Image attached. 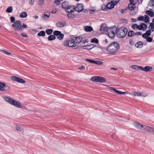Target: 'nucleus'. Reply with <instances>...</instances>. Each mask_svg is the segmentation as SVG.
<instances>
[{"label":"nucleus","mask_w":154,"mask_h":154,"mask_svg":"<svg viewBox=\"0 0 154 154\" xmlns=\"http://www.w3.org/2000/svg\"><path fill=\"white\" fill-rule=\"evenodd\" d=\"M45 32L44 31H41L38 34V36H45Z\"/></svg>","instance_id":"2f4dec72"},{"label":"nucleus","mask_w":154,"mask_h":154,"mask_svg":"<svg viewBox=\"0 0 154 154\" xmlns=\"http://www.w3.org/2000/svg\"><path fill=\"white\" fill-rule=\"evenodd\" d=\"M35 0H29V3L31 5H34Z\"/></svg>","instance_id":"13d9d810"},{"label":"nucleus","mask_w":154,"mask_h":154,"mask_svg":"<svg viewBox=\"0 0 154 154\" xmlns=\"http://www.w3.org/2000/svg\"><path fill=\"white\" fill-rule=\"evenodd\" d=\"M139 69H141L142 70H143V71H145V67H143L141 66H139Z\"/></svg>","instance_id":"338daca9"},{"label":"nucleus","mask_w":154,"mask_h":154,"mask_svg":"<svg viewBox=\"0 0 154 154\" xmlns=\"http://www.w3.org/2000/svg\"><path fill=\"white\" fill-rule=\"evenodd\" d=\"M146 40L148 42H150L152 41V39L151 37H148L146 38Z\"/></svg>","instance_id":"603ef678"},{"label":"nucleus","mask_w":154,"mask_h":154,"mask_svg":"<svg viewBox=\"0 0 154 154\" xmlns=\"http://www.w3.org/2000/svg\"><path fill=\"white\" fill-rule=\"evenodd\" d=\"M138 25L136 24H134L132 25L131 27L134 30H136L137 29Z\"/></svg>","instance_id":"c03bdc74"},{"label":"nucleus","mask_w":154,"mask_h":154,"mask_svg":"<svg viewBox=\"0 0 154 154\" xmlns=\"http://www.w3.org/2000/svg\"><path fill=\"white\" fill-rule=\"evenodd\" d=\"M91 42L93 43L97 44L98 43L99 41L97 39L94 38L91 39Z\"/></svg>","instance_id":"e433bc0d"},{"label":"nucleus","mask_w":154,"mask_h":154,"mask_svg":"<svg viewBox=\"0 0 154 154\" xmlns=\"http://www.w3.org/2000/svg\"><path fill=\"white\" fill-rule=\"evenodd\" d=\"M11 23H14L15 21V18L14 17H11Z\"/></svg>","instance_id":"bf43d9fd"},{"label":"nucleus","mask_w":154,"mask_h":154,"mask_svg":"<svg viewBox=\"0 0 154 154\" xmlns=\"http://www.w3.org/2000/svg\"><path fill=\"white\" fill-rule=\"evenodd\" d=\"M139 66H138L133 65H132L131 66V69H139Z\"/></svg>","instance_id":"37998d69"},{"label":"nucleus","mask_w":154,"mask_h":154,"mask_svg":"<svg viewBox=\"0 0 154 154\" xmlns=\"http://www.w3.org/2000/svg\"><path fill=\"white\" fill-rule=\"evenodd\" d=\"M68 2L67 1H65L63 2L62 4V7L64 8H66L69 5H68Z\"/></svg>","instance_id":"c85d7f7f"},{"label":"nucleus","mask_w":154,"mask_h":154,"mask_svg":"<svg viewBox=\"0 0 154 154\" xmlns=\"http://www.w3.org/2000/svg\"><path fill=\"white\" fill-rule=\"evenodd\" d=\"M149 17L147 15H145V20L144 22L145 23H147L149 22Z\"/></svg>","instance_id":"72a5a7b5"},{"label":"nucleus","mask_w":154,"mask_h":154,"mask_svg":"<svg viewBox=\"0 0 154 154\" xmlns=\"http://www.w3.org/2000/svg\"><path fill=\"white\" fill-rule=\"evenodd\" d=\"M74 8H75V6L74 5H68L66 9V11L68 13H73L74 11Z\"/></svg>","instance_id":"f8f14e48"},{"label":"nucleus","mask_w":154,"mask_h":154,"mask_svg":"<svg viewBox=\"0 0 154 154\" xmlns=\"http://www.w3.org/2000/svg\"><path fill=\"white\" fill-rule=\"evenodd\" d=\"M143 129L147 132H152L154 131V129L153 128H151L149 126L144 125L143 127Z\"/></svg>","instance_id":"2eb2a0df"},{"label":"nucleus","mask_w":154,"mask_h":154,"mask_svg":"<svg viewBox=\"0 0 154 154\" xmlns=\"http://www.w3.org/2000/svg\"><path fill=\"white\" fill-rule=\"evenodd\" d=\"M10 89L9 87L3 82H0V91L5 92Z\"/></svg>","instance_id":"423d86ee"},{"label":"nucleus","mask_w":154,"mask_h":154,"mask_svg":"<svg viewBox=\"0 0 154 154\" xmlns=\"http://www.w3.org/2000/svg\"><path fill=\"white\" fill-rule=\"evenodd\" d=\"M66 25V22H58L56 23V26L58 27H63Z\"/></svg>","instance_id":"6ab92c4d"},{"label":"nucleus","mask_w":154,"mask_h":154,"mask_svg":"<svg viewBox=\"0 0 154 154\" xmlns=\"http://www.w3.org/2000/svg\"><path fill=\"white\" fill-rule=\"evenodd\" d=\"M61 32L60 31L55 30L53 34L55 36H56L57 37L61 33Z\"/></svg>","instance_id":"f704fd0d"},{"label":"nucleus","mask_w":154,"mask_h":154,"mask_svg":"<svg viewBox=\"0 0 154 154\" xmlns=\"http://www.w3.org/2000/svg\"><path fill=\"white\" fill-rule=\"evenodd\" d=\"M108 29L107 26L106 24H103L101 26L100 29V31H107Z\"/></svg>","instance_id":"a211bd4d"},{"label":"nucleus","mask_w":154,"mask_h":154,"mask_svg":"<svg viewBox=\"0 0 154 154\" xmlns=\"http://www.w3.org/2000/svg\"><path fill=\"white\" fill-rule=\"evenodd\" d=\"M143 43L141 41H139L134 44L135 47L138 48H141L143 47Z\"/></svg>","instance_id":"f3484780"},{"label":"nucleus","mask_w":154,"mask_h":154,"mask_svg":"<svg viewBox=\"0 0 154 154\" xmlns=\"http://www.w3.org/2000/svg\"><path fill=\"white\" fill-rule=\"evenodd\" d=\"M137 28V29L140 30H143V25H142V23L139 26L138 25Z\"/></svg>","instance_id":"09e8293b"},{"label":"nucleus","mask_w":154,"mask_h":154,"mask_svg":"<svg viewBox=\"0 0 154 154\" xmlns=\"http://www.w3.org/2000/svg\"><path fill=\"white\" fill-rule=\"evenodd\" d=\"M85 30L86 32H91L93 30V28L91 26H86L85 27Z\"/></svg>","instance_id":"393cba45"},{"label":"nucleus","mask_w":154,"mask_h":154,"mask_svg":"<svg viewBox=\"0 0 154 154\" xmlns=\"http://www.w3.org/2000/svg\"><path fill=\"white\" fill-rule=\"evenodd\" d=\"M115 5L114 3L112 2V3L109 2L106 5V7H105V9H103V8H102V9L103 11H106L107 9H111L113 8Z\"/></svg>","instance_id":"9b49d317"},{"label":"nucleus","mask_w":154,"mask_h":154,"mask_svg":"<svg viewBox=\"0 0 154 154\" xmlns=\"http://www.w3.org/2000/svg\"><path fill=\"white\" fill-rule=\"evenodd\" d=\"M128 32L127 29L125 27H121L118 28L116 31L117 37L119 38L124 37Z\"/></svg>","instance_id":"7ed1b4c3"},{"label":"nucleus","mask_w":154,"mask_h":154,"mask_svg":"<svg viewBox=\"0 0 154 154\" xmlns=\"http://www.w3.org/2000/svg\"><path fill=\"white\" fill-rule=\"evenodd\" d=\"M142 34V33L140 32H136L135 33L134 35H140Z\"/></svg>","instance_id":"0e129e2a"},{"label":"nucleus","mask_w":154,"mask_h":154,"mask_svg":"<svg viewBox=\"0 0 154 154\" xmlns=\"http://www.w3.org/2000/svg\"><path fill=\"white\" fill-rule=\"evenodd\" d=\"M27 13L26 12H23L21 13L20 14V17L21 18H25L27 16Z\"/></svg>","instance_id":"b1692460"},{"label":"nucleus","mask_w":154,"mask_h":154,"mask_svg":"<svg viewBox=\"0 0 154 154\" xmlns=\"http://www.w3.org/2000/svg\"><path fill=\"white\" fill-rule=\"evenodd\" d=\"M2 51V52L4 53L5 54H6L7 55H10L11 54V53L8 52L7 51L4 50H1L0 51Z\"/></svg>","instance_id":"de8ad7c7"},{"label":"nucleus","mask_w":154,"mask_h":154,"mask_svg":"<svg viewBox=\"0 0 154 154\" xmlns=\"http://www.w3.org/2000/svg\"><path fill=\"white\" fill-rule=\"evenodd\" d=\"M142 36L143 38L145 39H146L148 37V36H147V35L146 34V33L143 34L142 35Z\"/></svg>","instance_id":"680f3d73"},{"label":"nucleus","mask_w":154,"mask_h":154,"mask_svg":"<svg viewBox=\"0 0 154 154\" xmlns=\"http://www.w3.org/2000/svg\"><path fill=\"white\" fill-rule=\"evenodd\" d=\"M135 3H134L133 4L130 3L128 4V9L131 11H132V10H134V9L135 8Z\"/></svg>","instance_id":"aec40b11"},{"label":"nucleus","mask_w":154,"mask_h":154,"mask_svg":"<svg viewBox=\"0 0 154 154\" xmlns=\"http://www.w3.org/2000/svg\"><path fill=\"white\" fill-rule=\"evenodd\" d=\"M146 13L148 14L150 17H153L154 16V13L152 11L149 10L146 11Z\"/></svg>","instance_id":"5701e85b"},{"label":"nucleus","mask_w":154,"mask_h":154,"mask_svg":"<svg viewBox=\"0 0 154 154\" xmlns=\"http://www.w3.org/2000/svg\"><path fill=\"white\" fill-rule=\"evenodd\" d=\"M85 68V67L84 66H82L78 68V69L80 70H82Z\"/></svg>","instance_id":"e2e57ef3"},{"label":"nucleus","mask_w":154,"mask_h":154,"mask_svg":"<svg viewBox=\"0 0 154 154\" xmlns=\"http://www.w3.org/2000/svg\"><path fill=\"white\" fill-rule=\"evenodd\" d=\"M3 99L9 103L17 108H21L22 107V105L19 102L10 97L5 96L3 97Z\"/></svg>","instance_id":"f257e3e1"},{"label":"nucleus","mask_w":154,"mask_h":154,"mask_svg":"<svg viewBox=\"0 0 154 154\" xmlns=\"http://www.w3.org/2000/svg\"><path fill=\"white\" fill-rule=\"evenodd\" d=\"M16 129L18 131H20L21 132L23 131V129L22 128H20L19 127H16Z\"/></svg>","instance_id":"8fccbe9b"},{"label":"nucleus","mask_w":154,"mask_h":154,"mask_svg":"<svg viewBox=\"0 0 154 154\" xmlns=\"http://www.w3.org/2000/svg\"><path fill=\"white\" fill-rule=\"evenodd\" d=\"M127 8H126L125 9H123L121 10V12L122 13H124L127 10Z\"/></svg>","instance_id":"69168bd1"},{"label":"nucleus","mask_w":154,"mask_h":154,"mask_svg":"<svg viewBox=\"0 0 154 154\" xmlns=\"http://www.w3.org/2000/svg\"><path fill=\"white\" fill-rule=\"evenodd\" d=\"M135 33L134 31L130 30L128 33V36L129 37H132L134 35Z\"/></svg>","instance_id":"c756f323"},{"label":"nucleus","mask_w":154,"mask_h":154,"mask_svg":"<svg viewBox=\"0 0 154 154\" xmlns=\"http://www.w3.org/2000/svg\"><path fill=\"white\" fill-rule=\"evenodd\" d=\"M84 5L82 4H78L76 6H75V8H74V10L78 12H80L83 10Z\"/></svg>","instance_id":"6e6552de"},{"label":"nucleus","mask_w":154,"mask_h":154,"mask_svg":"<svg viewBox=\"0 0 154 154\" xmlns=\"http://www.w3.org/2000/svg\"><path fill=\"white\" fill-rule=\"evenodd\" d=\"M119 1V0H112V2L114 3L115 5H116Z\"/></svg>","instance_id":"052dcab7"},{"label":"nucleus","mask_w":154,"mask_h":154,"mask_svg":"<svg viewBox=\"0 0 154 154\" xmlns=\"http://www.w3.org/2000/svg\"><path fill=\"white\" fill-rule=\"evenodd\" d=\"M142 25H143V30H146L147 28V25L143 23H142Z\"/></svg>","instance_id":"3c124183"},{"label":"nucleus","mask_w":154,"mask_h":154,"mask_svg":"<svg viewBox=\"0 0 154 154\" xmlns=\"http://www.w3.org/2000/svg\"><path fill=\"white\" fill-rule=\"evenodd\" d=\"M133 125L135 126V127L138 129H141V128H143L144 126V125H141L140 123L137 122H134Z\"/></svg>","instance_id":"dca6fc26"},{"label":"nucleus","mask_w":154,"mask_h":154,"mask_svg":"<svg viewBox=\"0 0 154 154\" xmlns=\"http://www.w3.org/2000/svg\"><path fill=\"white\" fill-rule=\"evenodd\" d=\"M144 19V17L143 16H140L138 17L137 20L139 21H142Z\"/></svg>","instance_id":"864d4df0"},{"label":"nucleus","mask_w":154,"mask_h":154,"mask_svg":"<svg viewBox=\"0 0 154 154\" xmlns=\"http://www.w3.org/2000/svg\"><path fill=\"white\" fill-rule=\"evenodd\" d=\"M63 45L66 47H76V45L74 43L72 40H67L65 42L63 43Z\"/></svg>","instance_id":"0eeeda50"},{"label":"nucleus","mask_w":154,"mask_h":154,"mask_svg":"<svg viewBox=\"0 0 154 154\" xmlns=\"http://www.w3.org/2000/svg\"><path fill=\"white\" fill-rule=\"evenodd\" d=\"M11 79L13 81L21 83H24L25 82V81L23 79L15 76H12Z\"/></svg>","instance_id":"1a4fd4ad"},{"label":"nucleus","mask_w":154,"mask_h":154,"mask_svg":"<svg viewBox=\"0 0 154 154\" xmlns=\"http://www.w3.org/2000/svg\"><path fill=\"white\" fill-rule=\"evenodd\" d=\"M67 16L69 18H74L75 16L73 14L70 13L67 14Z\"/></svg>","instance_id":"ea45409f"},{"label":"nucleus","mask_w":154,"mask_h":154,"mask_svg":"<svg viewBox=\"0 0 154 154\" xmlns=\"http://www.w3.org/2000/svg\"><path fill=\"white\" fill-rule=\"evenodd\" d=\"M149 4L150 6L153 7L154 6V0H150Z\"/></svg>","instance_id":"a19ab883"},{"label":"nucleus","mask_w":154,"mask_h":154,"mask_svg":"<svg viewBox=\"0 0 154 154\" xmlns=\"http://www.w3.org/2000/svg\"><path fill=\"white\" fill-rule=\"evenodd\" d=\"M53 30L52 29H47L45 30V32L48 35H51L53 32Z\"/></svg>","instance_id":"7c9ffc66"},{"label":"nucleus","mask_w":154,"mask_h":154,"mask_svg":"<svg viewBox=\"0 0 154 154\" xmlns=\"http://www.w3.org/2000/svg\"><path fill=\"white\" fill-rule=\"evenodd\" d=\"M151 30H150V29L146 30L145 33L146 34L147 36L148 37L150 36L151 34Z\"/></svg>","instance_id":"a18cd8bd"},{"label":"nucleus","mask_w":154,"mask_h":154,"mask_svg":"<svg viewBox=\"0 0 154 154\" xmlns=\"http://www.w3.org/2000/svg\"><path fill=\"white\" fill-rule=\"evenodd\" d=\"M99 79H98V82H104L106 81V79L102 77L99 76Z\"/></svg>","instance_id":"cd10ccee"},{"label":"nucleus","mask_w":154,"mask_h":154,"mask_svg":"<svg viewBox=\"0 0 154 154\" xmlns=\"http://www.w3.org/2000/svg\"><path fill=\"white\" fill-rule=\"evenodd\" d=\"M94 63L97 65H101L103 63V62L102 61L94 60Z\"/></svg>","instance_id":"79ce46f5"},{"label":"nucleus","mask_w":154,"mask_h":154,"mask_svg":"<svg viewBox=\"0 0 154 154\" xmlns=\"http://www.w3.org/2000/svg\"><path fill=\"white\" fill-rule=\"evenodd\" d=\"M119 48L120 46L118 43L113 42L109 45L106 50L109 52L114 53L116 52Z\"/></svg>","instance_id":"f03ea898"},{"label":"nucleus","mask_w":154,"mask_h":154,"mask_svg":"<svg viewBox=\"0 0 154 154\" xmlns=\"http://www.w3.org/2000/svg\"><path fill=\"white\" fill-rule=\"evenodd\" d=\"M56 38L55 36L54 35H50L48 38V40L51 41L55 40Z\"/></svg>","instance_id":"a878e982"},{"label":"nucleus","mask_w":154,"mask_h":154,"mask_svg":"<svg viewBox=\"0 0 154 154\" xmlns=\"http://www.w3.org/2000/svg\"><path fill=\"white\" fill-rule=\"evenodd\" d=\"M54 2L55 4L59 5L60 4V1L59 0H54Z\"/></svg>","instance_id":"4d7b16f0"},{"label":"nucleus","mask_w":154,"mask_h":154,"mask_svg":"<svg viewBox=\"0 0 154 154\" xmlns=\"http://www.w3.org/2000/svg\"><path fill=\"white\" fill-rule=\"evenodd\" d=\"M48 14H46L45 13H44V14L42 15L43 18L45 20H48L49 18V17L50 16V12H48Z\"/></svg>","instance_id":"412c9836"},{"label":"nucleus","mask_w":154,"mask_h":154,"mask_svg":"<svg viewBox=\"0 0 154 154\" xmlns=\"http://www.w3.org/2000/svg\"><path fill=\"white\" fill-rule=\"evenodd\" d=\"M21 23L20 20H17L14 22L12 24L11 26L16 31H22L23 30H22L21 28Z\"/></svg>","instance_id":"20e7f679"},{"label":"nucleus","mask_w":154,"mask_h":154,"mask_svg":"<svg viewBox=\"0 0 154 154\" xmlns=\"http://www.w3.org/2000/svg\"><path fill=\"white\" fill-rule=\"evenodd\" d=\"M44 0H38V5L42 6L44 4Z\"/></svg>","instance_id":"4c0bfd02"},{"label":"nucleus","mask_w":154,"mask_h":154,"mask_svg":"<svg viewBox=\"0 0 154 154\" xmlns=\"http://www.w3.org/2000/svg\"><path fill=\"white\" fill-rule=\"evenodd\" d=\"M115 29V27L108 28L107 31V34L110 38H112L114 37L115 35V31L116 30Z\"/></svg>","instance_id":"39448f33"},{"label":"nucleus","mask_w":154,"mask_h":154,"mask_svg":"<svg viewBox=\"0 0 154 154\" xmlns=\"http://www.w3.org/2000/svg\"><path fill=\"white\" fill-rule=\"evenodd\" d=\"M27 26L26 25L23 23V25H22V24H21V28L22 29V30H23L24 28H26V27H27Z\"/></svg>","instance_id":"5fc2aeb1"},{"label":"nucleus","mask_w":154,"mask_h":154,"mask_svg":"<svg viewBox=\"0 0 154 154\" xmlns=\"http://www.w3.org/2000/svg\"><path fill=\"white\" fill-rule=\"evenodd\" d=\"M132 94L134 96H141L143 97H146L147 96V94L146 93L143 92H136L135 91H134Z\"/></svg>","instance_id":"9d476101"},{"label":"nucleus","mask_w":154,"mask_h":154,"mask_svg":"<svg viewBox=\"0 0 154 154\" xmlns=\"http://www.w3.org/2000/svg\"><path fill=\"white\" fill-rule=\"evenodd\" d=\"M88 42V39L85 40H83L82 41V42L83 44H85V43H87Z\"/></svg>","instance_id":"774afa93"},{"label":"nucleus","mask_w":154,"mask_h":154,"mask_svg":"<svg viewBox=\"0 0 154 154\" xmlns=\"http://www.w3.org/2000/svg\"><path fill=\"white\" fill-rule=\"evenodd\" d=\"M85 60L86 61H88L89 62L92 63H94V60H90V59H86Z\"/></svg>","instance_id":"6e6d98bb"},{"label":"nucleus","mask_w":154,"mask_h":154,"mask_svg":"<svg viewBox=\"0 0 154 154\" xmlns=\"http://www.w3.org/2000/svg\"><path fill=\"white\" fill-rule=\"evenodd\" d=\"M13 8L12 6L8 7L6 9V11L8 13H11L13 11Z\"/></svg>","instance_id":"c9c22d12"},{"label":"nucleus","mask_w":154,"mask_h":154,"mask_svg":"<svg viewBox=\"0 0 154 154\" xmlns=\"http://www.w3.org/2000/svg\"><path fill=\"white\" fill-rule=\"evenodd\" d=\"M96 46L95 45L91 44L90 45H87V49L90 50L95 47Z\"/></svg>","instance_id":"58836bf2"},{"label":"nucleus","mask_w":154,"mask_h":154,"mask_svg":"<svg viewBox=\"0 0 154 154\" xmlns=\"http://www.w3.org/2000/svg\"><path fill=\"white\" fill-rule=\"evenodd\" d=\"M99 78V76H94L91 78V81L94 82H98Z\"/></svg>","instance_id":"4be33fe9"},{"label":"nucleus","mask_w":154,"mask_h":154,"mask_svg":"<svg viewBox=\"0 0 154 154\" xmlns=\"http://www.w3.org/2000/svg\"><path fill=\"white\" fill-rule=\"evenodd\" d=\"M152 70V68L151 67L146 66L145 67V71L146 72H150Z\"/></svg>","instance_id":"bb28decb"},{"label":"nucleus","mask_w":154,"mask_h":154,"mask_svg":"<svg viewBox=\"0 0 154 154\" xmlns=\"http://www.w3.org/2000/svg\"><path fill=\"white\" fill-rule=\"evenodd\" d=\"M110 89L112 91V92H115L120 94H127V93L126 92H122L120 91L115 89L114 88L111 87Z\"/></svg>","instance_id":"4468645a"},{"label":"nucleus","mask_w":154,"mask_h":154,"mask_svg":"<svg viewBox=\"0 0 154 154\" xmlns=\"http://www.w3.org/2000/svg\"><path fill=\"white\" fill-rule=\"evenodd\" d=\"M64 37V34L61 32V33L57 37V38L59 40H62L63 39Z\"/></svg>","instance_id":"473e14b6"},{"label":"nucleus","mask_w":154,"mask_h":154,"mask_svg":"<svg viewBox=\"0 0 154 154\" xmlns=\"http://www.w3.org/2000/svg\"><path fill=\"white\" fill-rule=\"evenodd\" d=\"M72 40L74 42L76 43H79L82 41V38L81 37H77L72 38Z\"/></svg>","instance_id":"ddd939ff"},{"label":"nucleus","mask_w":154,"mask_h":154,"mask_svg":"<svg viewBox=\"0 0 154 154\" xmlns=\"http://www.w3.org/2000/svg\"><path fill=\"white\" fill-rule=\"evenodd\" d=\"M129 43L131 45H134V42L133 40V38H131L129 40Z\"/></svg>","instance_id":"49530a36"}]
</instances>
